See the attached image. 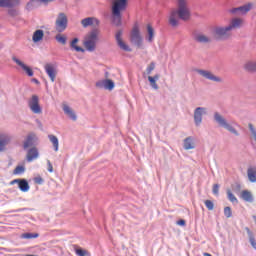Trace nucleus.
<instances>
[{
    "mask_svg": "<svg viewBox=\"0 0 256 256\" xmlns=\"http://www.w3.org/2000/svg\"><path fill=\"white\" fill-rule=\"evenodd\" d=\"M178 9L172 10L168 19V23L171 27L179 26V19L182 21H189L191 19V10L187 4V0H177Z\"/></svg>",
    "mask_w": 256,
    "mask_h": 256,
    "instance_id": "obj_1",
    "label": "nucleus"
},
{
    "mask_svg": "<svg viewBox=\"0 0 256 256\" xmlns=\"http://www.w3.org/2000/svg\"><path fill=\"white\" fill-rule=\"evenodd\" d=\"M127 9V0H117L112 5V22L116 27L121 26V11Z\"/></svg>",
    "mask_w": 256,
    "mask_h": 256,
    "instance_id": "obj_2",
    "label": "nucleus"
},
{
    "mask_svg": "<svg viewBox=\"0 0 256 256\" xmlns=\"http://www.w3.org/2000/svg\"><path fill=\"white\" fill-rule=\"evenodd\" d=\"M213 119L219 127L226 129V131H229V133H232V135H235V137H239V131H237V129H235V127H233V125H231L227 119L221 115V113L214 112Z\"/></svg>",
    "mask_w": 256,
    "mask_h": 256,
    "instance_id": "obj_3",
    "label": "nucleus"
},
{
    "mask_svg": "<svg viewBox=\"0 0 256 256\" xmlns=\"http://www.w3.org/2000/svg\"><path fill=\"white\" fill-rule=\"evenodd\" d=\"M97 41H99V31L94 29L90 31L85 37L84 47L86 51L93 53V51L97 49Z\"/></svg>",
    "mask_w": 256,
    "mask_h": 256,
    "instance_id": "obj_4",
    "label": "nucleus"
},
{
    "mask_svg": "<svg viewBox=\"0 0 256 256\" xmlns=\"http://www.w3.org/2000/svg\"><path fill=\"white\" fill-rule=\"evenodd\" d=\"M214 37L218 39V41H227L229 37H231V30L229 26L223 27V26H216L214 28Z\"/></svg>",
    "mask_w": 256,
    "mask_h": 256,
    "instance_id": "obj_5",
    "label": "nucleus"
},
{
    "mask_svg": "<svg viewBox=\"0 0 256 256\" xmlns=\"http://www.w3.org/2000/svg\"><path fill=\"white\" fill-rule=\"evenodd\" d=\"M68 23L69 20L67 19V15L63 12L59 13L55 22L56 31H58V33H63V31L67 29Z\"/></svg>",
    "mask_w": 256,
    "mask_h": 256,
    "instance_id": "obj_6",
    "label": "nucleus"
},
{
    "mask_svg": "<svg viewBox=\"0 0 256 256\" xmlns=\"http://www.w3.org/2000/svg\"><path fill=\"white\" fill-rule=\"evenodd\" d=\"M130 41L136 47H141L143 45V38L141 37V32L139 31V26H134L131 34H130Z\"/></svg>",
    "mask_w": 256,
    "mask_h": 256,
    "instance_id": "obj_7",
    "label": "nucleus"
},
{
    "mask_svg": "<svg viewBox=\"0 0 256 256\" xmlns=\"http://www.w3.org/2000/svg\"><path fill=\"white\" fill-rule=\"evenodd\" d=\"M28 107L32 113L39 115L43 112L41 106L39 105V96L32 95L31 99L28 101Z\"/></svg>",
    "mask_w": 256,
    "mask_h": 256,
    "instance_id": "obj_8",
    "label": "nucleus"
},
{
    "mask_svg": "<svg viewBox=\"0 0 256 256\" xmlns=\"http://www.w3.org/2000/svg\"><path fill=\"white\" fill-rule=\"evenodd\" d=\"M197 73L204 77V79H208V81H213L214 83H223V78L219 76H215L211 71L198 69Z\"/></svg>",
    "mask_w": 256,
    "mask_h": 256,
    "instance_id": "obj_9",
    "label": "nucleus"
},
{
    "mask_svg": "<svg viewBox=\"0 0 256 256\" xmlns=\"http://www.w3.org/2000/svg\"><path fill=\"white\" fill-rule=\"evenodd\" d=\"M203 115H207V108L205 107H197L194 110V123L196 127H199L201 123H203Z\"/></svg>",
    "mask_w": 256,
    "mask_h": 256,
    "instance_id": "obj_10",
    "label": "nucleus"
},
{
    "mask_svg": "<svg viewBox=\"0 0 256 256\" xmlns=\"http://www.w3.org/2000/svg\"><path fill=\"white\" fill-rule=\"evenodd\" d=\"M96 87L98 89L113 91V89H115V82H113L111 79L100 80L96 82Z\"/></svg>",
    "mask_w": 256,
    "mask_h": 256,
    "instance_id": "obj_11",
    "label": "nucleus"
},
{
    "mask_svg": "<svg viewBox=\"0 0 256 256\" xmlns=\"http://www.w3.org/2000/svg\"><path fill=\"white\" fill-rule=\"evenodd\" d=\"M123 35V31L118 30L115 35V39L117 42L118 47L122 49V51H127L128 53H131V48L129 45H127L125 42H123V38H121Z\"/></svg>",
    "mask_w": 256,
    "mask_h": 256,
    "instance_id": "obj_12",
    "label": "nucleus"
},
{
    "mask_svg": "<svg viewBox=\"0 0 256 256\" xmlns=\"http://www.w3.org/2000/svg\"><path fill=\"white\" fill-rule=\"evenodd\" d=\"M15 183L18 184V189H20L22 193H27L30 189L29 182H27L26 179H14L10 182V185H15Z\"/></svg>",
    "mask_w": 256,
    "mask_h": 256,
    "instance_id": "obj_13",
    "label": "nucleus"
},
{
    "mask_svg": "<svg viewBox=\"0 0 256 256\" xmlns=\"http://www.w3.org/2000/svg\"><path fill=\"white\" fill-rule=\"evenodd\" d=\"M193 39L196 41V43H202L206 45L207 43H211V37L203 34L202 32H195L193 34Z\"/></svg>",
    "mask_w": 256,
    "mask_h": 256,
    "instance_id": "obj_14",
    "label": "nucleus"
},
{
    "mask_svg": "<svg viewBox=\"0 0 256 256\" xmlns=\"http://www.w3.org/2000/svg\"><path fill=\"white\" fill-rule=\"evenodd\" d=\"M12 61H14V63H16V65L21 67V69H23V71L26 72L28 77H33V75H34L33 69H31V67L25 65V63H23L21 60H19V58H17V56H13Z\"/></svg>",
    "mask_w": 256,
    "mask_h": 256,
    "instance_id": "obj_15",
    "label": "nucleus"
},
{
    "mask_svg": "<svg viewBox=\"0 0 256 256\" xmlns=\"http://www.w3.org/2000/svg\"><path fill=\"white\" fill-rule=\"evenodd\" d=\"M99 23V19L95 17H87L81 20V25L82 27H84V29H87V27H91L93 25H96V27H98Z\"/></svg>",
    "mask_w": 256,
    "mask_h": 256,
    "instance_id": "obj_16",
    "label": "nucleus"
},
{
    "mask_svg": "<svg viewBox=\"0 0 256 256\" xmlns=\"http://www.w3.org/2000/svg\"><path fill=\"white\" fill-rule=\"evenodd\" d=\"M44 69L48 77L50 78V81H52V83H55V79L57 77V71H55V67H53V65L51 64H46Z\"/></svg>",
    "mask_w": 256,
    "mask_h": 256,
    "instance_id": "obj_17",
    "label": "nucleus"
},
{
    "mask_svg": "<svg viewBox=\"0 0 256 256\" xmlns=\"http://www.w3.org/2000/svg\"><path fill=\"white\" fill-rule=\"evenodd\" d=\"M38 157H39V150H37V148L33 147L28 150L27 156H26L28 163L35 161V159H37Z\"/></svg>",
    "mask_w": 256,
    "mask_h": 256,
    "instance_id": "obj_18",
    "label": "nucleus"
},
{
    "mask_svg": "<svg viewBox=\"0 0 256 256\" xmlns=\"http://www.w3.org/2000/svg\"><path fill=\"white\" fill-rule=\"evenodd\" d=\"M20 3V0H0V7H17Z\"/></svg>",
    "mask_w": 256,
    "mask_h": 256,
    "instance_id": "obj_19",
    "label": "nucleus"
},
{
    "mask_svg": "<svg viewBox=\"0 0 256 256\" xmlns=\"http://www.w3.org/2000/svg\"><path fill=\"white\" fill-rule=\"evenodd\" d=\"M79 43V38H74L70 42V49L71 51H76L77 53H85V49L83 47L78 46L77 44Z\"/></svg>",
    "mask_w": 256,
    "mask_h": 256,
    "instance_id": "obj_20",
    "label": "nucleus"
},
{
    "mask_svg": "<svg viewBox=\"0 0 256 256\" xmlns=\"http://www.w3.org/2000/svg\"><path fill=\"white\" fill-rule=\"evenodd\" d=\"M35 137V133H30L27 135L26 140L23 144L24 149H29V147H33V145L35 144Z\"/></svg>",
    "mask_w": 256,
    "mask_h": 256,
    "instance_id": "obj_21",
    "label": "nucleus"
},
{
    "mask_svg": "<svg viewBox=\"0 0 256 256\" xmlns=\"http://www.w3.org/2000/svg\"><path fill=\"white\" fill-rule=\"evenodd\" d=\"M240 199L246 203H253V194L249 190H243L240 194Z\"/></svg>",
    "mask_w": 256,
    "mask_h": 256,
    "instance_id": "obj_22",
    "label": "nucleus"
},
{
    "mask_svg": "<svg viewBox=\"0 0 256 256\" xmlns=\"http://www.w3.org/2000/svg\"><path fill=\"white\" fill-rule=\"evenodd\" d=\"M63 111H64L65 115H67L72 121H77V114H75V111H73V109H71V107L64 105Z\"/></svg>",
    "mask_w": 256,
    "mask_h": 256,
    "instance_id": "obj_23",
    "label": "nucleus"
},
{
    "mask_svg": "<svg viewBox=\"0 0 256 256\" xmlns=\"http://www.w3.org/2000/svg\"><path fill=\"white\" fill-rule=\"evenodd\" d=\"M248 181L256 183V166H250L247 170Z\"/></svg>",
    "mask_w": 256,
    "mask_h": 256,
    "instance_id": "obj_24",
    "label": "nucleus"
},
{
    "mask_svg": "<svg viewBox=\"0 0 256 256\" xmlns=\"http://www.w3.org/2000/svg\"><path fill=\"white\" fill-rule=\"evenodd\" d=\"M243 23V20L240 18H233L230 21V24L228 25V29H230V31H232L233 29H239V27H241V24Z\"/></svg>",
    "mask_w": 256,
    "mask_h": 256,
    "instance_id": "obj_25",
    "label": "nucleus"
},
{
    "mask_svg": "<svg viewBox=\"0 0 256 256\" xmlns=\"http://www.w3.org/2000/svg\"><path fill=\"white\" fill-rule=\"evenodd\" d=\"M44 36L45 33L43 32V30H36L32 36L33 43H39V41H43Z\"/></svg>",
    "mask_w": 256,
    "mask_h": 256,
    "instance_id": "obj_26",
    "label": "nucleus"
},
{
    "mask_svg": "<svg viewBox=\"0 0 256 256\" xmlns=\"http://www.w3.org/2000/svg\"><path fill=\"white\" fill-rule=\"evenodd\" d=\"M147 33L148 36L146 37V41H148V43H153V39H155V30L151 24L147 25Z\"/></svg>",
    "mask_w": 256,
    "mask_h": 256,
    "instance_id": "obj_27",
    "label": "nucleus"
},
{
    "mask_svg": "<svg viewBox=\"0 0 256 256\" xmlns=\"http://www.w3.org/2000/svg\"><path fill=\"white\" fill-rule=\"evenodd\" d=\"M184 149L186 151H189L190 149H195V142H193V138L192 137H187L184 140Z\"/></svg>",
    "mask_w": 256,
    "mask_h": 256,
    "instance_id": "obj_28",
    "label": "nucleus"
},
{
    "mask_svg": "<svg viewBox=\"0 0 256 256\" xmlns=\"http://www.w3.org/2000/svg\"><path fill=\"white\" fill-rule=\"evenodd\" d=\"M245 71L249 73H256V62L249 61L244 64Z\"/></svg>",
    "mask_w": 256,
    "mask_h": 256,
    "instance_id": "obj_29",
    "label": "nucleus"
},
{
    "mask_svg": "<svg viewBox=\"0 0 256 256\" xmlns=\"http://www.w3.org/2000/svg\"><path fill=\"white\" fill-rule=\"evenodd\" d=\"M48 139L52 142L54 151H59V138L55 135H48Z\"/></svg>",
    "mask_w": 256,
    "mask_h": 256,
    "instance_id": "obj_30",
    "label": "nucleus"
},
{
    "mask_svg": "<svg viewBox=\"0 0 256 256\" xmlns=\"http://www.w3.org/2000/svg\"><path fill=\"white\" fill-rule=\"evenodd\" d=\"M251 4H246L243 6L238 7V14L239 15H245L246 13H249V11H251Z\"/></svg>",
    "mask_w": 256,
    "mask_h": 256,
    "instance_id": "obj_31",
    "label": "nucleus"
},
{
    "mask_svg": "<svg viewBox=\"0 0 256 256\" xmlns=\"http://www.w3.org/2000/svg\"><path fill=\"white\" fill-rule=\"evenodd\" d=\"M40 3H43L41 0H31L27 3L26 9L28 11H31L32 9H35Z\"/></svg>",
    "mask_w": 256,
    "mask_h": 256,
    "instance_id": "obj_32",
    "label": "nucleus"
},
{
    "mask_svg": "<svg viewBox=\"0 0 256 256\" xmlns=\"http://www.w3.org/2000/svg\"><path fill=\"white\" fill-rule=\"evenodd\" d=\"M55 39L61 45H67V37L66 36L58 34V35L55 36Z\"/></svg>",
    "mask_w": 256,
    "mask_h": 256,
    "instance_id": "obj_33",
    "label": "nucleus"
},
{
    "mask_svg": "<svg viewBox=\"0 0 256 256\" xmlns=\"http://www.w3.org/2000/svg\"><path fill=\"white\" fill-rule=\"evenodd\" d=\"M0 143L2 144V147L5 149L9 143H11V137L9 136H4L0 139Z\"/></svg>",
    "mask_w": 256,
    "mask_h": 256,
    "instance_id": "obj_34",
    "label": "nucleus"
},
{
    "mask_svg": "<svg viewBox=\"0 0 256 256\" xmlns=\"http://www.w3.org/2000/svg\"><path fill=\"white\" fill-rule=\"evenodd\" d=\"M227 198L231 203H239V200H237V197L233 195V192H231V190H227Z\"/></svg>",
    "mask_w": 256,
    "mask_h": 256,
    "instance_id": "obj_35",
    "label": "nucleus"
},
{
    "mask_svg": "<svg viewBox=\"0 0 256 256\" xmlns=\"http://www.w3.org/2000/svg\"><path fill=\"white\" fill-rule=\"evenodd\" d=\"M148 81H149L152 89H155V91H157V89H159V85H157V81L153 79V76H148Z\"/></svg>",
    "mask_w": 256,
    "mask_h": 256,
    "instance_id": "obj_36",
    "label": "nucleus"
},
{
    "mask_svg": "<svg viewBox=\"0 0 256 256\" xmlns=\"http://www.w3.org/2000/svg\"><path fill=\"white\" fill-rule=\"evenodd\" d=\"M39 237V234L37 233H24L22 234V239H37Z\"/></svg>",
    "mask_w": 256,
    "mask_h": 256,
    "instance_id": "obj_37",
    "label": "nucleus"
},
{
    "mask_svg": "<svg viewBox=\"0 0 256 256\" xmlns=\"http://www.w3.org/2000/svg\"><path fill=\"white\" fill-rule=\"evenodd\" d=\"M13 173L14 175H23V173H25V166H17Z\"/></svg>",
    "mask_w": 256,
    "mask_h": 256,
    "instance_id": "obj_38",
    "label": "nucleus"
},
{
    "mask_svg": "<svg viewBox=\"0 0 256 256\" xmlns=\"http://www.w3.org/2000/svg\"><path fill=\"white\" fill-rule=\"evenodd\" d=\"M224 215L227 219H230V217H233V211L231 210V207L226 206L224 208Z\"/></svg>",
    "mask_w": 256,
    "mask_h": 256,
    "instance_id": "obj_39",
    "label": "nucleus"
},
{
    "mask_svg": "<svg viewBox=\"0 0 256 256\" xmlns=\"http://www.w3.org/2000/svg\"><path fill=\"white\" fill-rule=\"evenodd\" d=\"M75 253L77 256H87L89 252L87 250H83L82 248H75Z\"/></svg>",
    "mask_w": 256,
    "mask_h": 256,
    "instance_id": "obj_40",
    "label": "nucleus"
},
{
    "mask_svg": "<svg viewBox=\"0 0 256 256\" xmlns=\"http://www.w3.org/2000/svg\"><path fill=\"white\" fill-rule=\"evenodd\" d=\"M205 205L208 209V211H213V209H215V204L213 203V201L211 200H205Z\"/></svg>",
    "mask_w": 256,
    "mask_h": 256,
    "instance_id": "obj_41",
    "label": "nucleus"
},
{
    "mask_svg": "<svg viewBox=\"0 0 256 256\" xmlns=\"http://www.w3.org/2000/svg\"><path fill=\"white\" fill-rule=\"evenodd\" d=\"M155 70V62H151L150 65L146 69V73L151 75V72Z\"/></svg>",
    "mask_w": 256,
    "mask_h": 256,
    "instance_id": "obj_42",
    "label": "nucleus"
},
{
    "mask_svg": "<svg viewBox=\"0 0 256 256\" xmlns=\"http://www.w3.org/2000/svg\"><path fill=\"white\" fill-rule=\"evenodd\" d=\"M212 193L214 195H219V184H214L212 188Z\"/></svg>",
    "mask_w": 256,
    "mask_h": 256,
    "instance_id": "obj_43",
    "label": "nucleus"
},
{
    "mask_svg": "<svg viewBox=\"0 0 256 256\" xmlns=\"http://www.w3.org/2000/svg\"><path fill=\"white\" fill-rule=\"evenodd\" d=\"M47 165L49 173H53V164H51L50 160H47Z\"/></svg>",
    "mask_w": 256,
    "mask_h": 256,
    "instance_id": "obj_44",
    "label": "nucleus"
},
{
    "mask_svg": "<svg viewBox=\"0 0 256 256\" xmlns=\"http://www.w3.org/2000/svg\"><path fill=\"white\" fill-rule=\"evenodd\" d=\"M230 13H232V15H239V8L238 7L237 8H232L230 10Z\"/></svg>",
    "mask_w": 256,
    "mask_h": 256,
    "instance_id": "obj_45",
    "label": "nucleus"
},
{
    "mask_svg": "<svg viewBox=\"0 0 256 256\" xmlns=\"http://www.w3.org/2000/svg\"><path fill=\"white\" fill-rule=\"evenodd\" d=\"M34 182L37 183L38 185H42V183H43V178H41V177H36V178L34 179Z\"/></svg>",
    "mask_w": 256,
    "mask_h": 256,
    "instance_id": "obj_46",
    "label": "nucleus"
},
{
    "mask_svg": "<svg viewBox=\"0 0 256 256\" xmlns=\"http://www.w3.org/2000/svg\"><path fill=\"white\" fill-rule=\"evenodd\" d=\"M8 14L11 15V17H15V15H17V11L11 9L8 11Z\"/></svg>",
    "mask_w": 256,
    "mask_h": 256,
    "instance_id": "obj_47",
    "label": "nucleus"
},
{
    "mask_svg": "<svg viewBox=\"0 0 256 256\" xmlns=\"http://www.w3.org/2000/svg\"><path fill=\"white\" fill-rule=\"evenodd\" d=\"M36 123H37L39 129H43V124L41 123V120H36Z\"/></svg>",
    "mask_w": 256,
    "mask_h": 256,
    "instance_id": "obj_48",
    "label": "nucleus"
},
{
    "mask_svg": "<svg viewBox=\"0 0 256 256\" xmlns=\"http://www.w3.org/2000/svg\"><path fill=\"white\" fill-rule=\"evenodd\" d=\"M177 225H181L182 227L185 226V220H179Z\"/></svg>",
    "mask_w": 256,
    "mask_h": 256,
    "instance_id": "obj_49",
    "label": "nucleus"
},
{
    "mask_svg": "<svg viewBox=\"0 0 256 256\" xmlns=\"http://www.w3.org/2000/svg\"><path fill=\"white\" fill-rule=\"evenodd\" d=\"M159 78H160L159 74H156L152 77V79H154V81H159Z\"/></svg>",
    "mask_w": 256,
    "mask_h": 256,
    "instance_id": "obj_50",
    "label": "nucleus"
},
{
    "mask_svg": "<svg viewBox=\"0 0 256 256\" xmlns=\"http://www.w3.org/2000/svg\"><path fill=\"white\" fill-rule=\"evenodd\" d=\"M32 83H35L36 85H39L40 82L37 80V78H33Z\"/></svg>",
    "mask_w": 256,
    "mask_h": 256,
    "instance_id": "obj_51",
    "label": "nucleus"
},
{
    "mask_svg": "<svg viewBox=\"0 0 256 256\" xmlns=\"http://www.w3.org/2000/svg\"><path fill=\"white\" fill-rule=\"evenodd\" d=\"M43 3H49V2H51V1H53V0H41Z\"/></svg>",
    "mask_w": 256,
    "mask_h": 256,
    "instance_id": "obj_52",
    "label": "nucleus"
},
{
    "mask_svg": "<svg viewBox=\"0 0 256 256\" xmlns=\"http://www.w3.org/2000/svg\"><path fill=\"white\" fill-rule=\"evenodd\" d=\"M238 189H241V185L237 184Z\"/></svg>",
    "mask_w": 256,
    "mask_h": 256,
    "instance_id": "obj_53",
    "label": "nucleus"
},
{
    "mask_svg": "<svg viewBox=\"0 0 256 256\" xmlns=\"http://www.w3.org/2000/svg\"><path fill=\"white\" fill-rule=\"evenodd\" d=\"M18 211H25V208H22V209H20V210H18Z\"/></svg>",
    "mask_w": 256,
    "mask_h": 256,
    "instance_id": "obj_54",
    "label": "nucleus"
},
{
    "mask_svg": "<svg viewBox=\"0 0 256 256\" xmlns=\"http://www.w3.org/2000/svg\"><path fill=\"white\" fill-rule=\"evenodd\" d=\"M107 75H109V73L106 72V77H107Z\"/></svg>",
    "mask_w": 256,
    "mask_h": 256,
    "instance_id": "obj_55",
    "label": "nucleus"
}]
</instances>
